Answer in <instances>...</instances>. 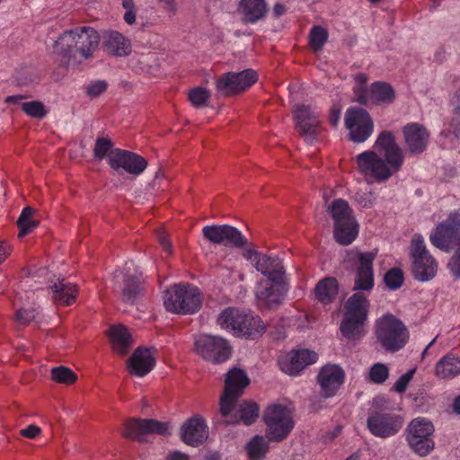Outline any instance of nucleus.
I'll use <instances>...</instances> for the list:
<instances>
[{
    "label": "nucleus",
    "instance_id": "obj_50",
    "mask_svg": "<svg viewBox=\"0 0 460 460\" xmlns=\"http://www.w3.org/2000/svg\"><path fill=\"white\" fill-rule=\"evenodd\" d=\"M355 199L362 208H371L375 204L376 196L372 191H362L356 193Z\"/></svg>",
    "mask_w": 460,
    "mask_h": 460
},
{
    "label": "nucleus",
    "instance_id": "obj_36",
    "mask_svg": "<svg viewBox=\"0 0 460 460\" xmlns=\"http://www.w3.org/2000/svg\"><path fill=\"white\" fill-rule=\"evenodd\" d=\"M369 102L376 104L391 103L395 98L392 85L385 82H375L369 87Z\"/></svg>",
    "mask_w": 460,
    "mask_h": 460
},
{
    "label": "nucleus",
    "instance_id": "obj_11",
    "mask_svg": "<svg viewBox=\"0 0 460 460\" xmlns=\"http://www.w3.org/2000/svg\"><path fill=\"white\" fill-rule=\"evenodd\" d=\"M410 255L412 261V273L416 279L428 281L436 276L438 264L428 252L424 238L420 234L413 235Z\"/></svg>",
    "mask_w": 460,
    "mask_h": 460
},
{
    "label": "nucleus",
    "instance_id": "obj_41",
    "mask_svg": "<svg viewBox=\"0 0 460 460\" xmlns=\"http://www.w3.org/2000/svg\"><path fill=\"white\" fill-rule=\"evenodd\" d=\"M33 209L30 207L24 208L18 218L17 225L20 229L18 236L24 237L38 226V221L32 218Z\"/></svg>",
    "mask_w": 460,
    "mask_h": 460
},
{
    "label": "nucleus",
    "instance_id": "obj_45",
    "mask_svg": "<svg viewBox=\"0 0 460 460\" xmlns=\"http://www.w3.org/2000/svg\"><path fill=\"white\" fill-rule=\"evenodd\" d=\"M51 377L54 381L65 385H72L76 381V375L66 367H56L51 369Z\"/></svg>",
    "mask_w": 460,
    "mask_h": 460
},
{
    "label": "nucleus",
    "instance_id": "obj_64",
    "mask_svg": "<svg viewBox=\"0 0 460 460\" xmlns=\"http://www.w3.org/2000/svg\"><path fill=\"white\" fill-rule=\"evenodd\" d=\"M202 460H220V455L217 452H209L204 456Z\"/></svg>",
    "mask_w": 460,
    "mask_h": 460
},
{
    "label": "nucleus",
    "instance_id": "obj_8",
    "mask_svg": "<svg viewBox=\"0 0 460 460\" xmlns=\"http://www.w3.org/2000/svg\"><path fill=\"white\" fill-rule=\"evenodd\" d=\"M250 380L246 373L240 368L231 369L226 378L225 390L220 397V413L226 418L227 423L236 421L235 418L231 417V411L234 407L238 397L242 394L243 389L249 385Z\"/></svg>",
    "mask_w": 460,
    "mask_h": 460
},
{
    "label": "nucleus",
    "instance_id": "obj_61",
    "mask_svg": "<svg viewBox=\"0 0 460 460\" xmlns=\"http://www.w3.org/2000/svg\"><path fill=\"white\" fill-rule=\"evenodd\" d=\"M286 13V8L283 4L278 3L273 7V15L276 18L282 16Z\"/></svg>",
    "mask_w": 460,
    "mask_h": 460
},
{
    "label": "nucleus",
    "instance_id": "obj_51",
    "mask_svg": "<svg viewBox=\"0 0 460 460\" xmlns=\"http://www.w3.org/2000/svg\"><path fill=\"white\" fill-rule=\"evenodd\" d=\"M441 137L449 138L450 142L454 143L456 139L460 137V122L456 120L452 121L448 128L441 132Z\"/></svg>",
    "mask_w": 460,
    "mask_h": 460
},
{
    "label": "nucleus",
    "instance_id": "obj_4",
    "mask_svg": "<svg viewBox=\"0 0 460 460\" xmlns=\"http://www.w3.org/2000/svg\"><path fill=\"white\" fill-rule=\"evenodd\" d=\"M164 305L168 312L177 314H193L202 305L199 289L189 283H180L168 288L164 296Z\"/></svg>",
    "mask_w": 460,
    "mask_h": 460
},
{
    "label": "nucleus",
    "instance_id": "obj_57",
    "mask_svg": "<svg viewBox=\"0 0 460 460\" xmlns=\"http://www.w3.org/2000/svg\"><path fill=\"white\" fill-rule=\"evenodd\" d=\"M450 105L456 114L460 115V89L457 90L450 101Z\"/></svg>",
    "mask_w": 460,
    "mask_h": 460
},
{
    "label": "nucleus",
    "instance_id": "obj_34",
    "mask_svg": "<svg viewBox=\"0 0 460 460\" xmlns=\"http://www.w3.org/2000/svg\"><path fill=\"white\" fill-rule=\"evenodd\" d=\"M243 314L244 311L237 308H226L218 315L217 323L222 329L239 337Z\"/></svg>",
    "mask_w": 460,
    "mask_h": 460
},
{
    "label": "nucleus",
    "instance_id": "obj_28",
    "mask_svg": "<svg viewBox=\"0 0 460 460\" xmlns=\"http://www.w3.org/2000/svg\"><path fill=\"white\" fill-rule=\"evenodd\" d=\"M105 51L115 57H128L132 51L131 41L117 31H109L102 36Z\"/></svg>",
    "mask_w": 460,
    "mask_h": 460
},
{
    "label": "nucleus",
    "instance_id": "obj_31",
    "mask_svg": "<svg viewBox=\"0 0 460 460\" xmlns=\"http://www.w3.org/2000/svg\"><path fill=\"white\" fill-rule=\"evenodd\" d=\"M435 376L438 379H453L460 375V358L453 353H447L435 366Z\"/></svg>",
    "mask_w": 460,
    "mask_h": 460
},
{
    "label": "nucleus",
    "instance_id": "obj_42",
    "mask_svg": "<svg viewBox=\"0 0 460 460\" xmlns=\"http://www.w3.org/2000/svg\"><path fill=\"white\" fill-rule=\"evenodd\" d=\"M328 31L322 26H314L309 33V46L314 51H320L328 40Z\"/></svg>",
    "mask_w": 460,
    "mask_h": 460
},
{
    "label": "nucleus",
    "instance_id": "obj_47",
    "mask_svg": "<svg viewBox=\"0 0 460 460\" xmlns=\"http://www.w3.org/2000/svg\"><path fill=\"white\" fill-rule=\"evenodd\" d=\"M112 143L109 138L106 137H99L95 142V146L93 148L94 157L98 160L103 159L105 156L109 157L110 153L113 150L111 149Z\"/></svg>",
    "mask_w": 460,
    "mask_h": 460
},
{
    "label": "nucleus",
    "instance_id": "obj_32",
    "mask_svg": "<svg viewBox=\"0 0 460 460\" xmlns=\"http://www.w3.org/2000/svg\"><path fill=\"white\" fill-rule=\"evenodd\" d=\"M239 337L254 340L266 331V325L259 315L244 312Z\"/></svg>",
    "mask_w": 460,
    "mask_h": 460
},
{
    "label": "nucleus",
    "instance_id": "obj_2",
    "mask_svg": "<svg viewBox=\"0 0 460 460\" xmlns=\"http://www.w3.org/2000/svg\"><path fill=\"white\" fill-rule=\"evenodd\" d=\"M246 257L254 261L256 270L264 276L255 289L259 306L265 308L277 306L287 292L285 270L281 261L277 257L259 254L254 251H248Z\"/></svg>",
    "mask_w": 460,
    "mask_h": 460
},
{
    "label": "nucleus",
    "instance_id": "obj_15",
    "mask_svg": "<svg viewBox=\"0 0 460 460\" xmlns=\"http://www.w3.org/2000/svg\"><path fill=\"white\" fill-rule=\"evenodd\" d=\"M258 80V75L253 69H245L238 73L223 74L217 81V90L225 96L240 93Z\"/></svg>",
    "mask_w": 460,
    "mask_h": 460
},
{
    "label": "nucleus",
    "instance_id": "obj_58",
    "mask_svg": "<svg viewBox=\"0 0 460 460\" xmlns=\"http://www.w3.org/2000/svg\"><path fill=\"white\" fill-rule=\"evenodd\" d=\"M341 118V109L334 106L330 111V122L332 126L336 127Z\"/></svg>",
    "mask_w": 460,
    "mask_h": 460
},
{
    "label": "nucleus",
    "instance_id": "obj_6",
    "mask_svg": "<svg viewBox=\"0 0 460 460\" xmlns=\"http://www.w3.org/2000/svg\"><path fill=\"white\" fill-rule=\"evenodd\" d=\"M368 301L365 296L356 293L345 304V314L341 324L342 335L356 340L364 333V323L367 318Z\"/></svg>",
    "mask_w": 460,
    "mask_h": 460
},
{
    "label": "nucleus",
    "instance_id": "obj_59",
    "mask_svg": "<svg viewBox=\"0 0 460 460\" xmlns=\"http://www.w3.org/2000/svg\"><path fill=\"white\" fill-rule=\"evenodd\" d=\"M11 253V246L4 242L0 241V264L7 258Z\"/></svg>",
    "mask_w": 460,
    "mask_h": 460
},
{
    "label": "nucleus",
    "instance_id": "obj_52",
    "mask_svg": "<svg viewBox=\"0 0 460 460\" xmlns=\"http://www.w3.org/2000/svg\"><path fill=\"white\" fill-rule=\"evenodd\" d=\"M107 89V84L105 81H95L89 84L86 87V93L92 98L98 97Z\"/></svg>",
    "mask_w": 460,
    "mask_h": 460
},
{
    "label": "nucleus",
    "instance_id": "obj_14",
    "mask_svg": "<svg viewBox=\"0 0 460 460\" xmlns=\"http://www.w3.org/2000/svg\"><path fill=\"white\" fill-rule=\"evenodd\" d=\"M460 214L458 211L451 212L446 220L438 224L430 234L431 243L440 250L450 251L460 233Z\"/></svg>",
    "mask_w": 460,
    "mask_h": 460
},
{
    "label": "nucleus",
    "instance_id": "obj_9",
    "mask_svg": "<svg viewBox=\"0 0 460 460\" xmlns=\"http://www.w3.org/2000/svg\"><path fill=\"white\" fill-rule=\"evenodd\" d=\"M434 426L423 417L413 419L407 428L406 440L411 449L420 456H428L435 447L432 438Z\"/></svg>",
    "mask_w": 460,
    "mask_h": 460
},
{
    "label": "nucleus",
    "instance_id": "obj_17",
    "mask_svg": "<svg viewBox=\"0 0 460 460\" xmlns=\"http://www.w3.org/2000/svg\"><path fill=\"white\" fill-rule=\"evenodd\" d=\"M115 289L121 296L123 301L128 303H135L143 296L144 286L142 275L137 273H130V266L127 265V271H116Z\"/></svg>",
    "mask_w": 460,
    "mask_h": 460
},
{
    "label": "nucleus",
    "instance_id": "obj_1",
    "mask_svg": "<svg viewBox=\"0 0 460 460\" xmlns=\"http://www.w3.org/2000/svg\"><path fill=\"white\" fill-rule=\"evenodd\" d=\"M374 148L357 155L358 168L367 181L385 182L402 170L405 152L396 142L394 133L388 130L377 136Z\"/></svg>",
    "mask_w": 460,
    "mask_h": 460
},
{
    "label": "nucleus",
    "instance_id": "obj_3",
    "mask_svg": "<svg viewBox=\"0 0 460 460\" xmlns=\"http://www.w3.org/2000/svg\"><path fill=\"white\" fill-rule=\"evenodd\" d=\"M333 221V236L341 245L352 243L358 235L359 225L348 201L336 199L326 208Z\"/></svg>",
    "mask_w": 460,
    "mask_h": 460
},
{
    "label": "nucleus",
    "instance_id": "obj_39",
    "mask_svg": "<svg viewBox=\"0 0 460 460\" xmlns=\"http://www.w3.org/2000/svg\"><path fill=\"white\" fill-rule=\"evenodd\" d=\"M239 418L234 414V409L231 411V417L235 418L236 421L233 424H235L242 420L245 425H250L259 416V408L254 402H244L239 405ZM225 418V422L227 425H231L232 423L226 422V418Z\"/></svg>",
    "mask_w": 460,
    "mask_h": 460
},
{
    "label": "nucleus",
    "instance_id": "obj_63",
    "mask_svg": "<svg viewBox=\"0 0 460 460\" xmlns=\"http://www.w3.org/2000/svg\"><path fill=\"white\" fill-rule=\"evenodd\" d=\"M122 6L125 9V12L136 9L135 3L133 0H122Z\"/></svg>",
    "mask_w": 460,
    "mask_h": 460
},
{
    "label": "nucleus",
    "instance_id": "obj_5",
    "mask_svg": "<svg viewBox=\"0 0 460 460\" xmlns=\"http://www.w3.org/2000/svg\"><path fill=\"white\" fill-rule=\"evenodd\" d=\"M375 333L381 347L393 353L402 349L410 338L406 325L392 314H385L376 321Z\"/></svg>",
    "mask_w": 460,
    "mask_h": 460
},
{
    "label": "nucleus",
    "instance_id": "obj_12",
    "mask_svg": "<svg viewBox=\"0 0 460 460\" xmlns=\"http://www.w3.org/2000/svg\"><path fill=\"white\" fill-rule=\"evenodd\" d=\"M194 348L204 359L215 364L226 361L232 354L228 341L218 336L199 334L195 337Z\"/></svg>",
    "mask_w": 460,
    "mask_h": 460
},
{
    "label": "nucleus",
    "instance_id": "obj_33",
    "mask_svg": "<svg viewBox=\"0 0 460 460\" xmlns=\"http://www.w3.org/2000/svg\"><path fill=\"white\" fill-rule=\"evenodd\" d=\"M113 350L125 355L132 345V337L128 328L121 324L111 326L108 332Z\"/></svg>",
    "mask_w": 460,
    "mask_h": 460
},
{
    "label": "nucleus",
    "instance_id": "obj_19",
    "mask_svg": "<svg viewBox=\"0 0 460 460\" xmlns=\"http://www.w3.org/2000/svg\"><path fill=\"white\" fill-rule=\"evenodd\" d=\"M318 360V354L307 349H294L279 358L280 369L289 376H298L305 367Z\"/></svg>",
    "mask_w": 460,
    "mask_h": 460
},
{
    "label": "nucleus",
    "instance_id": "obj_35",
    "mask_svg": "<svg viewBox=\"0 0 460 460\" xmlns=\"http://www.w3.org/2000/svg\"><path fill=\"white\" fill-rule=\"evenodd\" d=\"M53 51L55 54L67 58V64L71 63V58L77 53L75 29L65 31L58 37L53 45Z\"/></svg>",
    "mask_w": 460,
    "mask_h": 460
},
{
    "label": "nucleus",
    "instance_id": "obj_37",
    "mask_svg": "<svg viewBox=\"0 0 460 460\" xmlns=\"http://www.w3.org/2000/svg\"><path fill=\"white\" fill-rule=\"evenodd\" d=\"M338 285L333 278H325L316 285L314 293L319 301L323 304L330 303L337 295Z\"/></svg>",
    "mask_w": 460,
    "mask_h": 460
},
{
    "label": "nucleus",
    "instance_id": "obj_46",
    "mask_svg": "<svg viewBox=\"0 0 460 460\" xmlns=\"http://www.w3.org/2000/svg\"><path fill=\"white\" fill-rule=\"evenodd\" d=\"M22 109L26 115L38 119H43L47 114L44 104L40 101L22 102Z\"/></svg>",
    "mask_w": 460,
    "mask_h": 460
},
{
    "label": "nucleus",
    "instance_id": "obj_27",
    "mask_svg": "<svg viewBox=\"0 0 460 460\" xmlns=\"http://www.w3.org/2000/svg\"><path fill=\"white\" fill-rule=\"evenodd\" d=\"M155 365V350L147 348L137 349L128 360L130 374L138 377L147 375Z\"/></svg>",
    "mask_w": 460,
    "mask_h": 460
},
{
    "label": "nucleus",
    "instance_id": "obj_10",
    "mask_svg": "<svg viewBox=\"0 0 460 460\" xmlns=\"http://www.w3.org/2000/svg\"><path fill=\"white\" fill-rule=\"evenodd\" d=\"M263 420L267 427V437L270 440L280 441L284 439L294 427L290 409L279 403L269 406L264 412Z\"/></svg>",
    "mask_w": 460,
    "mask_h": 460
},
{
    "label": "nucleus",
    "instance_id": "obj_60",
    "mask_svg": "<svg viewBox=\"0 0 460 460\" xmlns=\"http://www.w3.org/2000/svg\"><path fill=\"white\" fill-rule=\"evenodd\" d=\"M136 20H137V9L125 12L124 21L127 24L132 25L136 22Z\"/></svg>",
    "mask_w": 460,
    "mask_h": 460
},
{
    "label": "nucleus",
    "instance_id": "obj_56",
    "mask_svg": "<svg viewBox=\"0 0 460 460\" xmlns=\"http://www.w3.org/2000/svg\"><path fill=\"white\" fill-rule=\"evenodd\" d=\"M164 460H190V456L183 452L175 450L168 453Z\"/></svg>",
    "mask_w": 460,
    "mask_h": 460
},
{
    "label": "nucleus",
    "instance_id": "obj_24",
    "mask_svg": "<svg viewBox=\"0 0 460 460\" xmlns=\"http://www.w3.org/2000/svg\"><path fill=\"white\" fill-rule=\"evenodd\" d=\"M343 369L335 364L323 367L318 374L317 380L321 388V394L325 398L336 394L344 381Z\"/></svg>",
    "mask_w": 460,
    "mask_h": 460
},
{
    "label": "nucleus",
    "instance_id": "obj_49",
    "mask_svg": "<svg viewBox=\"0 0 460 460\" xmlns=\"http://www.w3.org/2000/svg\"><path fill=\"white\" fill-rule=\"evenodd\" d=\"M415 371L416 368H411L402 376H400L399 379L394 383V389L397 393H403L406 390L410 381L412 379Z\"/></svg>",
    "mask_w": 460,
    "mask_h": 460
},
{
    "label": "nucleus",
    "instance_id": "obj_7",
    "mask_svg": "<svg viewBox=\"0 0 460 460\" xmlns=\"http://www.w3.org/2000/svg\"><path fill=\"white\" fill-rule=\"evenodd\" d=\"M376 250L361 252L351 249L346 252L345 263L356 272L354 278V289L369 291L374 287L373 262L376 257Z\"/></svg>",
    "mask_w": 460,
    "mask_h": 460
},
{
    "label": "nucleus",
    "instance_id": "obj_62",
    "mask_svg": "<svg viewBox=\"0 0 460 460\" xmlns=\"http://www.w3.org/2000/svg\"><path fill=\"white\" fill-rule=\"evenodd\" d=\"M164 4V7L168 11L174 12L176 10V4L174 0H159Z\"/></svg>",
    "mask_w": 460,
    "mask_h": 460
},
{
    "label": "nucleus",
    "instance_id": "obj_43",
    "mask_svg": "<svg viewBox=\"0 0 460 460\" xmlns=\"http://www.w3.org/2000/svg\"><path fill=\"white\" fill-rule=\"evenodd\" d=\"M389 376V368L384 363H375L370 367L367 379L369 382L381 385L384 384Z\"/></svg>",
    "mask_w": 460,
    "mask_h": 460
},
{
    "label": "nucleus",
    "instance_id": "obj_22",
    "mask_svg": "<svg viewBox=\"0 0 460 460\" xmlns=\"http://www.w3.org/2000/svg\"><path fill=\"white\" fill-rule=\"evenodd\" d=\"M402 132L408 154L418 155L427 149L430 134L423 125L417 122L408 123Z\"/></svg>",
    "mask_w": 460,
    "mask_h": 460
},
{
    "label": "nucleus",
    "instance_id": "obj_29",
    "mask_svg": "<svg viewBox=\"0 0 460 460\" xmlns=\"http://www.w3.org/2000/svg\"><path fill=\"white\" fill-rule=\"evenodd\" d=\"M51 290L54 303L60 306H68L75 303L78 294L76 285L64 279L54 283L51 286Z\"/></svg>",
    "mask_w": 460,
    "mask_h": 460
},
{
    "label": "nucleus",
    "instance_id": "obj_53",
    "mask_svg": "<svg viewBox=\"0 0 460 460\" xmlns=\"http://www.w3.org/2000/svg\"><path fill=\"white\" fill-rule=\"evenodd\" d=\"M15 317L20 324L25 325L35 318V311L21 308L17 310Z\"/></svg>",
    "mask_w": 460,
    "mask_h": 460
},
{
    "label": "nucleus",
    "instance_id": "obj_26",
    "mask_svg": "<svg viewBox=\"0 0 460 460\" xmlns=\"http://www.w3.org/2000/svg\"><path fill=\"white\" fill-rule=\"evenodd\" d=\"M76 52L84 58H90L100 43V35L93 27L83 26L75 29Z\"/></svg>",
    "mask_w": 460,
    "mask_h": 460
},
{
    "label": "nucleus",
    "instance_id": "obj_18",
    "mask_svg": "<svg viewBox=\"0 0 460 460\" xmlns=\"http://www.w3.org/2000/svg\"><path fill=\"white\" fill-rule=\"evenodd\" d=\"M110 166L119 173L125 172L132 175L141 174L147 166V161L141 155L119 148L109 155Z\"/></svg>",
    "mask_w": 460,
    "mask_h": 460
},
{
    "label": "nucleus",
    "instance_id": "obj_16",
    "mask_svg": "<svg viewBox=\"0 0 460 460\" xmlns=\"http://www.w3.org/2000/svg\"><path fill=\"white\" fill-rule=\"evenodd\" d=\"M205 239L215 244L234 248L245 246L247 240L236 227L229 225H211L202 228Z\"/></svg>",
    "mask_w": 460,
    "mask_h": 460
},
{
    "label": "nucleus",
    "instance_id": "obj_21",
    "mask_svg": "<svg viewBox=\"0 0 460 460\" xmlns=\"http://www.w3.org/2000/svg\"><path fill=\"white\" fill-rule=\"evenodd\" d=\"M402 427L400 417L394 414L374 412L367 419V428L376 437L386 438L399 432Z\"/></svg>",
    "mask_w": 460,
    "mask_h": 460
},
{
    "label": "nucleus",
    "instance_id": "obj_40",
    "mask_svg": "<svg viewBox=\"0 0 460 460\" xmlns=\"http://www.w3.org/2000/svg\"><path fill=\"white\" fill-rule=\"evenodd\" d=\"M268 450V443L261 436H255L246 445V451L250 460H260L263 458Z\"/></svg>",
    "mask_w": 460,
    "mask_h": 460
},
{
    "label": "nucleus",
    "instance_id": "obj_48",
    "mask_svg": "<svg viewBox=\"0 0 460 460\" xmlns=\"http://www.w3.org/2000/svg\"><path fill=\"white\" fill-rule=\"evenodd\" d=\"M385 283L392 290L399 288L403 283V274L399 269H392L385 275Z\"/></svg>",
    "mask_w": 460,
    "mask_h": 460
},
{
    "label": "nucleus",
    "instance_id": "obj_13",
    "mask_svg": "<svg viewBox=\"0 0 460 460\" xmlns=\"http://www.w3.org/2000/svg\"><path fill=\"white\" fill-rule=\"evenodd\" d=\"M344 124L349 139L355 143L365 142L374 131L373 119L369 113L361 108H349L345 113Z\"/></svg>",
    "mask_w": 460,
    "mask_h": 460
},
{
    "label": "nucleus",
    "instance_id": "obj_38",
    "mask_svg": "<svg viewBox=\"0 0 460 460\" xmlns=\"http://www.w3.org/2000/svg\"><path fill=\"white\" fill-rule=\"evenodd\" d=\"M353 81L354 101L363 105L367 104L369 102V88L367 86L368 76L364 73H358L353 75Z\"/></svg>",
    "mask_w": 460,
    "mask_h": 460
},
{
    "label": "nucleus",
    "instance_id": "obj_23",
    "mask_svg": "<svg viewBox=\"0 0 460 460\" xmlns=\"http://www.w3.org/2000/svg\"><path fill=\"white\" fill-rule=\"evenodd\" d=\"M296 129L304 136L316 135L321 127L319 111L311 106L299 104L293 111Z\"/></svg>",
    "mask_w": 460,
    "mask_h": 460
},
{
    "label": "nucleus",
    "instance_id": "obj_54",
    "mask_svg": "<svg viewBox=\"0 0 460 460\" xmlns=\"http://www.w3.org/2000/svg\"><path fill=\"white\" fill-rule=\"evenodd\" d=\"M21 436L30 438L35 439L41 434V429L34 424H31L24 429L20 430Z\"/></svg>",
    "mask_w": 460,
    "mask_h": 460
},
{
    "label": "nucleus",
    "instance_id": "obj_55",
    "mask_svg": "<svg viewBox=\"0 0 460 460\" xmlns=\"http://www.w3.org/2000/svg\"><path fill=\"white\" fill-rule=\"evenodd\" d=\"M156 238L158 240V242L160 243V244L162 245V247L164 248V250L168 253L170 254L172 252V246H171V243L167 238V233L165 232V230L164 228H159L157 231H156Z\"/></svg>",
    "mask_w": 460,
    "mask_h": 460
},
{
    "label": "nucleus",
    "instance_id": "obj_30",
    "mask_svg": "<svg viewBox=\"0 0 460 460\" xmlns=\"http://www.w3.org/2000/svg\"><path fill=\"white\" fill-rule=\"evenodd\" d=\"M238 10L246 22L254 23L265 17L268 6L265 0H241Z\"/></svg>",
    "mask_w": 460,
    "mask_h": 460
},
{
    "label": "nucleus",
    "instance_id": "obj_20",
    "mask_svg": "<svg viewBox=\"0 0 460 460\" xmlns=\"http://www.w3.org/2000/svg\"><path fill=\"white\" fill-rule=\"evenodd\" d=\"M170 433L169 425L166 422H160L155 420H130L123 429L124 437L144 441L146 436L151 434L167 435Z\"/></svg>",
    "mask_w": 460,
    "mask_h": 460
},
{
    "label": "nucleus",
    "instance_id": "obj_25",
    "mask_svg": "<svg viewBox=\"0 0 460 460\" xmlns=\"http://www.w3.org/2000/svg\"><path fill=\"white\" fill-rule=\"evenodd\" d=\"M180 437L183 443L190 447L202 445L208 438V427L202 417L188 419L181 427Z\"/></svg>",
    "mask_w": 460,
    "mask_h": 460
},
{
    "label": "nucleus",
    "instance_id": "obj_44",
    "mask_svg": "<svg viewBox=\"0 0 460 460\" xmlns=\"http://www.w3.org/2000/svg\"><path fill=\"white\" fill-rule=\"evenodd\" d=\"M209 98V91L201 86L195 87L189 93V100L191 105L197 109L206 107L208 103Z\"/></svg>",
    "mask_w": 460,
    "mask_h": 460
}]
</instances>
